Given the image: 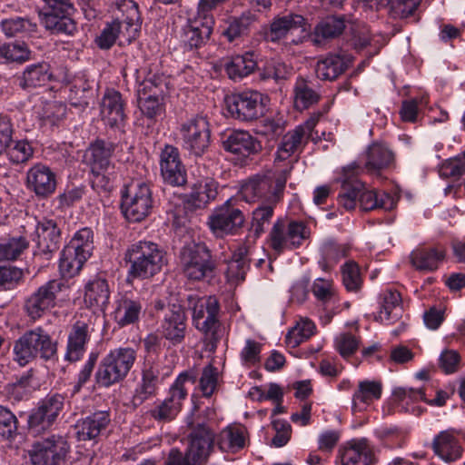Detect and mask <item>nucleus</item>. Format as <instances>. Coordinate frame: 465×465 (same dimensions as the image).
<instances>
[{
	"instance_id": "1",
	"label": "nucleus",
	"mask_w": 465,
	"mask_h": 465,
	"mask_svg": "<svg viewBox=\"0 0 465 465\" xmlns=\"http://www.w3.org/2000/svg\"><path fill=\"white\" fill-rule=\"evenodd\" d=\"M196 411L195 407L186 419L190 432L185 452L177 448L171 449L163 465H204L208 461L213 450L215 433L204 419L195 413Z\"/></svg>"
},
{
	"instance_id": "2",
	"label": "nucleus",
	"mask_w": 465,
	"mask_h": 465,
	"mask_svg": "<svg viewBox=\"0 0 465 465\" xmlns=\"http://www.w3.org/2000/svg\"><path fill=\"white\" fill-rule=\"evenodd\" d=\"M338 203L347 211L353 210L359 203L362 211L382 209L392 210L396 202L392 195L385 192L366 190L363 183L357 179H346L338 194Z\"/></svg>"
},
{
	"instance_id": "3",
	"label": "nucleus",
	"mask_w": 465,
	"mask_h": 465,
	"mask_svg": "<svg viewBox=\"0 0 465 465\" xmlns=\"http://www.w3.org/2000/svg\"><path fill=\"white\" fill-rule=\"evenodd\" d=\"M290 173L291 168L283 169L279 173L268 172L251 177L242 185V198L249 203H278L282 198Z\"/></svg>"
},
{
	"instance_id": "4",
	"label": "nucleus",
	"mask_w": 465,
	"mask_h": 465,
	"mask_svg": "<svg viewBox=\"0 0 465 465\" xmlns=\"http://www.w3.org/2000/svg\"><path fill=\"white\" fill-rule=\"evenodd\" d=\"M124 261L130 265L129 275L140 279L153 277L165 263L163 251L156 243L146 241L132 244L124 253Z\"/></svg>"
},
{
	"instance_id": "5",
	"label": "nucleus",
	"mask_w": 465,
	"mask_h": 465,
	"mask_svg": "<svg viewBox=\"0 0 465 465\" xmlns=\"http://www.w3.org/2000/svg\"><path fill=\"white\" fill-rule=\"evenodd\" d=\"M180 262L184 276L191 281H203L214 276L216 262L204 242H191L180 252Z\"/></svg>"
},
{
	"instance_id": "6",
	"label": "nucleus",
	"mask_w": 465,
	"mask_h": 465,
	"mask_svg": "<svg viewBox=\"0 0 465 465\" xmlns=\"http://www.w3.org/2000/svg\"><path fill=\"white\" fill-rule=\"evenodd\" d=\"M135 361L136 351L131 347L112 350L99 364L95 373L97 383L103 387H110L124 381Z\"/></svg>"
},
{
	"instance_id": "7",
	"label": "nucleus",
	"mask_w": 465,
	"mask_h": 465,
	"mask_svg": "<svg viewBox=\"0 0 465 465\" xmlns=\"http://www.w3.org/2000/svg\"><path fill=\"white\" fill-rule=\"evenodd\" d=\"M121 210L130 222H141L146 218L154 206L151 185L144 182H134L121 193Z\"/></svg>"
},
{
	"instance_id": "8",
	"label": "nucleus",
	"mask_w": 465,
	"mask_h": 465,
	"mask_svg": "<svg viewBox=\"0 0 465 465\" xmlns=\"http://www.w3.org/2000/svg\"><path fill=\"white\" fill-rule=\"evenodd\" d=\"M269 97L255 90H245L227 97L226 104L232 118L252 122L264 115Z\"/></svg>"
},
{
	"instance_id": "9",
	"label": "nucleus",
	"mask_w": 465,
	"mask_h": 465,
	"mask_svg": "<svg viewBox=\"0 0 465 465\" xmlns=\"http://www.w3.org/2000/svg\"><path fill=\"white\" fill-rule=\"evenodd\" d=\"M45 6H35L40 23L54 33L72 35L76 25L70 17L74 6L69 0H42Z\"/></svg>"
},
{
	"instance_id": "10",
	"label": "nucleus",
	"mask_w": 465,
	"mask_h": 465,
	"mask_svg": "<svg viewBox=\"0 0 465 465\" xmlns=\"http://www.w3.org/2000/svg\"><path fill=\"white\" fill-rule=\"evenodd\" d=\"M310 231L304 223L278 219L269 233L270 246L277 253L292 250L302 244Z\"/></svg>"
},
{
	"instance_id": "11",
	"label": "nucleus",
	"mask_w": 465,
	"mask_h": 465,
	"mask_svg": "<svg viewBox=\"0 0 465 465\" xmlns=\"http://www.w3.org/2000/svg\"><path fill=\"white\" fill-rule=\"evenodd\" d=\"M179 132L183 148L191 154L202 156L207 152L211 143V128L206 116H193L181 124Z\"/></svg>"
},
{
	"instance_id": "12",
	"label": "nucleus",
	"mask_w": 465,
	"mask_h": 465,
	"mask_svg": "<svg viewBox=\"0 0 465 465\" xmlns=\"http://www.w3.org/2000/svg\"><path fill=\"white\" fill-rule=\"evenodd\" d=\"M187 300L189 307L193 310L194 327L206 335H210L211 340L216 339L215 333L220 326L218 320L220 304L218 299L215 296L198 298L193 295H188Z\"/></svg>"
},
{
	"instance_id": "13",
	"label": "nucleus",
	"mask_w": 465,
	"mask_h": 465,
	"mask_svg": "<svg viewBox=\"0 0 465 465\" xmlns=\"http://www.w3.org/2000/svg\"><path fill=\"white\" fill-rule=\"evenodd\" d=\"M31 447V465H64L70 450L68 442L59 435L37 439Z\"/></svg>"
},
{
	"instance_id": "14",
	"label": "nucleus",
	"mask_w": 465,
	"mask_h": 465,
	"mask_svg": "<svg viewBox=\"0 0 465 465\" xmlns=\"http://www.w3.org/2000/svg\"><path fill=\"white\" fill-rule=\"evenodd\" d=\"M314 121H307L304 124L298 125L293 130L287 132L277 144L274 163L279 164L289 160L291 163L288 169L292 168V163L298 161L300 153L307 144Z\"/></svg>"
},
{
	"instance_id": "15",
	"label": "nucleus",
	"mask_w": 465,
	"mask_h": 465,
	"mask_svg": "<svg viewBox=\"0 0 465 465\" xmlns=\"http://www.w3.org/2000/svg\"><path fill=\"white\" fill-rule=\"evenodd\" d=\"M60 232L54 223L46 221L38 223L31 241L33 246L34 262L40 268L46 266L52 259L54 252L58 248Z\"/></svg>"
},
{
	"instance_id": "16",
	"label": "nucleus",
	"mask_w": 465,
	"mask_h": 465,
	"mask_svg": "<svg viewBox=\"0 0 465 465\" xmlns=\"http://www.w3.org/2000/svg\"><path fill=\"white\" fill-rule=\"evenodd\" d=\"M64 397L55 393L40 401L31 413V436L38 437L47 431L64 408Z\"/></svg>"
},
{
	"instance_id": "17",
	"label": "nucleus",
	"mask_w": 465,
	"mask_h": 465,
	"mask_svg": "<svg viewBox=\"0 0 465 465\" xmlns=\"http://www.w3.org/2000/svg\"><path fill=\"white\" fill-rule=\"evenodd\" d=\"M245 221L242 212L232 204L228 200L216 208L209 217L208 224L211 231L219 237L236 233Z\"/></svg>"
},
{
	"instance_id": "18",
	"label": "nucleus",
	"mask_w": 465,
	"mask_h": 465,
	"mask_svg": "<svg viewBox=\"0 0 465 465\" xmlns=\"http://www.w3.org/2000/svg\"><path fill=\"white\" fill-rule=\"evenodd\" d=\"M214 25V18L193 15L182 28L180 41L184 50L200 49L209 40Z\"/></svg>"
},
{
	"instance_id": "19",
	"label": "nucleus",
	"mask_w": 465,
	"mask_h": 465,
	"mask_svg": "<svg viewBox=\"0 0 465 465\" xmlns=\"http://www.w3.org/2000/svg\"><path fill=\"white\" fill-rule=\"evenodd\" d=\"M158 332L171 346L182 344L187 333V315L184 309L173 305L161 322Z\"/></svg>"
},
{
	"instance_id": "20",
	"label": "nucleus",
	"mask_w": 465,
	"mask_h": 465,
	"mask_svg": "<svg viewBox=\"0 0 465 465\" xmlns=\"http://www.w3.org/2000/svg\"><path fill=\"white\" fill-rule=\"evenodd\" d=\"M161 174L163 181L172 186H183L187 182V173L183 164L178 148L165 145L161 153Z\"/></svg>"
},
{
	"instance_id": "21",
	"label": "nucleus",
	"mask_w": 465,
	"mask_h": 465,
	"mask_svg": "<svg viewBox=\"0 0 465 465\" xmlns=\"http://www.w3.org/2000/svg\"><path fill=\"white\" fill-rule=\"evenodd\" d=\"M308 29V24L302 15L288 14L274 17L271 24L263 28V36L266 41L275 43L294 31L299 30L306 34Z\"/></svg>"
},
{
	"instance_id": "22",
	"label": "nucleus",
	"mask_w": 465,
	"mask_h": 465,
	"mask_svg": "<svg viewBox=\"0 0 465 465\" xmlns=\"http://www.w3.org/2000/svg\"><path fill=\"white\" fill-rule=\"evenodd\" d=\"M107 411H95L79 419L74 425V431L78 440L86 441L96 440L106 430L110 423Z\"/></svg>"
},
{
	"instance_id": "23",
	"label": "nucleus",
	"mask_w": 465,
	"mask_h": 465,
	"mask_svg": "<svg viewBox=\"0 0 465 465\" xmlns=\"http://www.w3.org/2000/svg\"><path fill=\"white\" fill-rule=\"evenodd\" d=\"M125 101L120 92L108 90L101 101V115L107 125L119 128L124 125L126 114L124 113Z\"/></svg>"
},
{
	"instance_id": "24",
	"label": "nucleus",
	"mask_w": 465,
	"mask_h": 465,
	"mask_svg": "<svg viewBox=\"0 0 465 465\" xmlns=\"http://www.w3.org/2000/svg\"><path fill=\"white\" fill-rule=\"evenodd\" d=\"M223 148L241 158H248L262 151L261 142L246 131H232L223 141Z\"/></svg>"
},
{
	"instance_id": "25",
	"label": "nucleus",
	"mask_w": 465,
	"mask_h": 465,
	"mask_svg": "<svg viewBox=\"0 0 465 465\" xmlns=\"http://www.w3.org/2000/svg\"><path fill=\"white\" fill-rule=\"evenodd\" d=\"M341 465H372L374 454L366 439L351 440L340 450Z\"/></svg>"
},
{
	"instance_id": "26",
	"label": "nucleus",
	"mask_w": 465,
	"mask_h": 465,
	"mask_svg": "<svg viewBox=\"0 0 465 465\" xmlns=\"http://www.w3.org/2000/svg\"><path fill=\"white\" fill-rule=\"evenodd\" d=\"M380 310L375 320L392 324L402 317L403 307L401 293L393 290H386L379 298Z\"/></svg>"
},
{
	"instance_id": "27",
	"label": "nucleus",
	"mask_w": 465,
	"mask_h": 465,
	"mask_svg": "<svg viewBox=\"0 0 465 465\" xmlns=\"http://www.w3.org/2000/svg\"><path fill=\"white\" fill-rule=\"evenodd\" d=\"M393 164L394 153L385 144L374 143L368 147L364 167L369 173L379 176Z\"/></svg>"
},
{
	"instance_id": "28",
	"label": "nucleus",
	"mask_w": 465,
	"mask_h": 465,
	"mask_svg": "<svg viewBox=\"0 0 465 465\" xmlns=\"http://www.w3.org/2000/svg\"><path fill=\"white\" fill-rule=\"evenodd\" d=\"M116 145L108 141L97 140L86 150L84 157L91 166L92 172L108 170L114 167L111 161Z\"/></svg>"
},
{
	"instance_id": "29",
	"label": "nucleus",
	"mask_w": 465,
	"mask_h": 465,
	"mask_svg": "<svg viewBox=\"0 0 465 465\" xmlns=\"http://www.w3.org/2000/svg\"><path fill=\"white\" fill-rule=\"evenodd\" d=\"M114 25L118 26L119 33H116L119 45L130 44L135 39L141 29V16L138 5L131 3L124 11V18L123 20L115 19Z\"/></svg>"
},
{
	"instance_id": "30",
	"label": "nucleus",
	"mask_w": 465,
	"mask_h": 465,
	"mask_svg": "<svg viewBox=\"0 0 465 465\" xmlns=\"http://www.w3.org/2000/svg\"><path fill=\"white\" fill-rule=\"evenodd\" d=\"M351 63V58L349 55L328 54L322 56L315 67L317 77L322 80L333 81L347 70Z\"/></svg>"
},
{
	"instance_id": "31",
	"label": "nucleus",
	"mask_w": 465,
	"mask_h": 465,
	"mask_svg": "<svg viewBox=\"0 0 465 465\" xmlns=\"http://www.w3.org/2000/svg\"><path fill=\"white\" fill-rule=\"evenodd\" d=\"M89 325L82 321H77L72 327L67 340L65 360L69 361H79L84 351L85 345L89 341Z\"/></svg>"
},
{
	"instance_id": "32",
	"label": "nucleus",
	"mask_w": 465,
	"mask_h": 465,
	"mask_svg": "<svg viewBox=\"0 0 465 465\" xmlns=\"http://www.w3.org/2000/svg\"><path fill=\"white\" fill-rule=\"evenodd\" d=\"M64 284L58 280H51L34 294L31 305V319L41 317L42 313L54 305L56 294L62 291Z\"/></svg>"
},
{
	"instance_id": "33",
	"label": "nucleus",
	"mask_w": 465,
	"mask_h": 465,
	"mask_svg": "<svg viewBox=\"0 0 465 465\" xmlns=\"http://www.w3.org/2000/svg\"><path fill=\"white\" fill-rule=\"evenodd\" d=\"M84 302L87 307L104 312L110 299V289L105 279L96 277L85 285Z\"/></svg>"
},
{
	"instance_id": "34",
	"label": "nucleus",
	"mask_w": 465,
	"mask_h": 465,
	"mask_svg": "<svg viewBox=\"0 0 465 465\" xmlns=\"http://www.w3.org/2000/svg\"><path fill=\"white\" fill-rule=\"evenodd\" d=\"M321 99L320 90L312 80L298 77L293 86V102L297 110H305Z\"/></svg>"
},
{
	"instance_id": "35",
	"label": "nucleus",
	"mask_w": 465,
	"mask_h": 465,
	"mask_svg": "<svg viewBox=\"0 0 465 465\" xmlns=\"http://www.w3.org/2000/svg\"><path fill=\"white\" fill-rule=\"evenodd\" d=\"M142 310L143 302L141 299L124 295L116 301L114 317L120 327H124L137 322Z\"/></svg>"
},
{
	"instance_id": "36",
	"label": "nucleus",
	"mask_w": 465,
	"mask_h": 465,
	"mask_svg": "<svg viewBox=\"0 0 465 465\" xmlns=\"http://www.w3.org/2000/svg\"><path fill=\"white\" fill-rule=\"evenodd\" d=\"M197 375L193 371L182 372L171 385L168 395L164 399L167 402L182 411L189 388L196 382Z\"/></svg>"
},
{
	"instance_id": "37",
	"label": "nucleus",
	"mask_w": 465,
	"mask_h": 465,
	"mask_svg": "<svg viewBox=\"0 0 465 465\" xmlns=\"http://www.w3.org/2000/svg\"><path fill=\"white\" fill-rule=\"evenodd\" d=\"M381 383L374 381H361L352 395V410L362 411L366 406L381 396Z\"/></svg>"
},
{
	"instance_id": "38",
	"label": "nucleus",
	"mask_w": 465,
	"mask_h": 465,
	"mask_svg": "<svg viewBox=\"0 0 465 465\" xmlns=\"http://www.w3.org/2000/svg\"><path fill=\"white\" fill-rule=\"evenodd\" d=\"M89 258V255L76 251L67 243L61 252L59 260L60 272L64 277H74L79 273Z\"/></svg>"
},
{
	"instance_id": "39",
	"label": "nucleus",
	"mask_w": 465,
	"mask_h": 465,
	"mask_svg": "<svg viewBox=\"0 0 465 465\" xmlns=\"http://www.w3.org/2000/svg\"><path fill=\"white\" fill-rule=\"evenodd\" d=\"M31 175L34 191L40 197H47L52 194L56 187L55 175L51 169L44 164H36L31 168Z\"/></svg>"
},
{
	"instance_id": "40",
	"label": "nucleus",
	"mask_w": 465,
	"mask_h": 465,
	"mask_svg": "<svg viewBox=\"0 0 465 465\" xmlns=\"http://www.w3.org/2000/svg\"><path fill=\"white\" fill-rule=\"evenodd\" d=\"M434 452L446 462H452L461 457L462 449L459 440L450 433L440 432L433 440Z\"/></svg>"
},
{
	"instance_id": "41",
	"label": "nucleus",
	"mask_w": 465,
	"mask_h": 465,
	"mask_svg": "<svg viewBox=\"0 0 465 465\" xmlns=\"http://www.w3.org/2000/svg\"><path fill=\"white\" fill-rule=\"evenodd\" d=\"M256 67L257 62L254 59V54L250 52L233 56L224 64L229 78L234 81L248 76L254 72Z\"/></svg>"
},
{
	"instance_id": "42",
	"label": "nucleus",
	"mask_w": 465,
	"mask_h": 465,
	"mask_svg": "<svg viewBox=\"0 0 465 465\" xmlns=\"http://www.w3.org/2000/svg\"><path fill=\"white\" fill-rule=\"evenodd\" d=\"M444 256V250L438 247L419 248L411 253V262L418 270L433 271L438 268Z\"/></svg>"
},
{
	"instance_id": "43",
	"label": "nucleus",
	"mask_w": 465,
	"mask_h": 465,
	"mask_svg": "<svg viewBox=\"0 0 465 465\" xmlns=\"http://www.w3.org/2000/svg\"><path fill=\"white\" fill-rule=\"evenodd\" d=\"M56 342L41 328L31 331V357L50 360L56 353Z\"/></svg>"
},
{
	"instance_id": "44",
	"label": "nucleus",
	"mask_w": 465,
	"mask_h": 465,
	"mask_svg": "<svg viewBox=\"0 0 465 465\" xmlns=\"http://www.w3.org/2000/svg\"><path fill=\"white\" fill-rule=\"evenodd\" d=\"M217 188L218 184L213 179L200 181L193 185L188 203L195 208H203L216 197Z\"/></svg>"
},
{
	"instance_id": "45",
	"label": "nucleus",
	"mask_w": 465,
	"mask_h": 465,
	"mask_svg": "<svg viewBox=\"0 0 465 465\" xmlns=\"http://www.w3.org/2000/svg\"><path fill=\"white\" fill-rule=\"evenodd\" d=\"M256 15L252 12H244L239 17H232L228 22V26L224 29L223 35L232 42L237 38L249 34L252 25L256 22Z\"/></svg>"
},
{
	"instance_id": "46",
	"label": "nucleus",
	"mask_w": 465,
	"mask_h": 465,
	"mask_svg": "<svg viewBox=\"0 0 465 465\" xmlns=\"http://www.w3.org/2000/svg\"><path fill=\"white\" fill-rule=\"evenodd\" d=\"M246 248L241 247L233 253L232 259L228 262L227 270L225 272L228 282L238 283L245 279V275L249 270V261L246 257Z\"/></svg>"
},
{
	"instance_id": "47",
	"label": "nucleus",
	"mask_w": 465,
	"mask_h": 465,
	"mask_svg": "<svg viewBox=\"0 0 465 465\" xmlns=\"http://www.w3.org/2000/svg\"><path fill=\"white\" fill-rule=\"evenodd\" d=\"M277 203H259L258 206L252 211V225L250 228V234L254 239L258 238L265 232V226L268 225L274 214V208Z\"/></svg>"
},
{
	"instance_id": "48",
	"label": "nucleus",
	"mask_w": 465,
	"mask_h": 465,
	"mask_svg": "<svg viewBox=\"0 0 465 465\" xmlns=\"http://www.w3.org/2000/svg\"><path fill=\"white\" fill-rule=\"evenodd\" d=\"M244 441L242 429L227 427L219 434L217 444L223 451L235 452L244 447Z\"/></svg>"
},
{
	"instance_id": "49",
	"label": "nucleus",
	"mask_w": 465,
	"mask_h": 465,
	"mask_svg": "<svg viewBox=\"0 0 465 465\" xmlns=\"http://www.w3.org/2000/svg\"><path fill=\"white\" fill-rule=\"evenodd\" d=\"M137 101L141 113L150 120L156 119L163 114L165 111L163 96L158 92H153V94L147 96L138 97Z\"/></svg>"
},
{
	"instance_id": "50",
	"label": "nucleus",
	"mask_w": 465,
	"mask_h": 465,
	"mask_svg": "<svg viewBox=\"0 0 465 465\" xmlns=\"http://www.w3.org/2000/svg\"><path fill=\"white\" fill-rule=\"evenodd\" d=\"M344 28L345 21L342 16H327L319 22L314 33L318 38H335L343 32Z\"/></svg>"
},
{
	"instance_id": "51",
	"label": "nucleus",
	"mask_w": 465,
	"mask_h": 465,
	"mask_svg": "<svg viewBox=\"0 0 465 465\" xmlns=\"http://www.w3.org/2000/svg\"><path fill=\"white\" fill-rule=\"evenodd\" d=\"M91 85L84 77H75L70 86V100L74 106L85 107L89 104Z\"/></svg>"
},
{
	"instance_id": "52",
	"label": "nucleus",
	"mask_w": 465,
	"mask_h": 465,
	"mask_svg": "<svg viewBox=\"0 0 465 465\" xmlns=\"http://www.w3.org/2000/svg\"><path fill=\"white\" fill-rule=\"evenodd\" d=\"M27 248L25 237H12L0 243V262L16 260Z\"/></svg>"
},
{
	"instance_id": "53",
	"label": "nucleus",
	"mask_w": 465,
	"mask_h": 465,
	"mask_svg": "<svg viewBox=\"0 0 465 465\" xmlns=\"http://www.w3.org/2000/svg\"><path fill=\"white\" fill-rule=\"evenodd\" d=\"M0 56L8 62L24 63L29 59L25 42H15L0 45Z\"/></svg>"
},
{
	"instance_id": "54",
	"label": "nucleus",
	"mask_w": 465,
	"mask_h": 465,
	"mask_svg": "<svg viewBox=\"0 0 465 465\" xmlns=\"http://www.w3.org/2000/svg\"><path fill=\"white\" fill-rule=\"evenodd\" d=\"M94 179L92 182L93 188L98 192L109 193L116 186L118 173L115 167L108 170H99L98 172H92Z\"/></svg>"
},
{
	"instance_id": "55",
	"label": "nucleus",
	"mask_w": 465,
	"mask_h": 465,
	"mask_svg": "<svg viewBox=\"0 0 465 465\" xmlns=\"http://www.w3.org/2000/svg\"><path fill=\"white\" fill-rule=\"evenodd\" d=\"M17 434L16 417L8 409L0 405V437L11 441Z\"/></svg>"
},
{
	"instance_id": "56",
	"label": "nucleus",
	"mask_w": 465,
	"mask_h": 465,
	"mask_svg": "<svg viewBox=\"0 0 465 465\" xmlns=\"http://www.w3.org/2000/svg\"><path fill=\"white\" fill-rule=\"evenodd\" d=\"M314 328L315 326L311 321H305L298 324L287 333L285 338L287 345L292 348L299 346L313 334Z\"/></svg>"
},
{
	"instance_id": "57",
	"label": "nucleus",
	"mask_w": 465,
	"mask_h": 465,
	"mask_svg": "<svg viewBox=\"0 0 465 465\" xmlns=\"http://www.w3.org/2000/svg\"><path fill=\"white\" fill-rule=\"evenodd\" d=\"M439 173L444 178H459L465 173V149L454 158L446 160L439 168Z\"/></svg>"
},
{
	"instance_id": "58",
	"label": "nucleus",
	"mask_w": 465,
	"mask_h": 465,
	"mask_svg": "<svg viewBox=\"0 0 465 465\" xmlns=\"http://www.w3.org/2000/svg\"><path fill=\"white\" fill-rule=\"evenodd\" d=\"M94 235L90 228L84 227L75 232L68 242L76 251L91 256L94 250Z\"/></svg>"
},
{
	"instance_id": "59",
	"label": "nucleus",
	"mask_w": 465,
	"mask_h": 465,
	"mask_svg": "<svg viewBox=\"0 0 465 465\" xmlns=\"http://www.w3.org/2000/svg\"><path fill=\"white\" fill-rule=\"evenodd\" d=\"M421 0H388L391 15L394 18H407L412 15Z\"/></svg>"
},
{
	"instance_id": "60",
	"label": "nucleus",
	"mask_w": 465,
	"mask_h": 465,
	"mask_svg": "<svg viewBox=\"0 0 465 465\" xmlns=\"http://www.w3.org/2000/svg\"><path fill=\"white\" fill-rule=\"evenodd\" d=\"M341 273L345 288L349 292H357L361 284L358 265L354 262H348L343 265Z\"/></svg>"
},
{
	"instance_id": "61",
	"label": "nucleus",
	"mask_w": 465,
	"mask_h": 465,
	"mask_svg": "<svg viewBox=\"0 0 465 465\" xmlns=\"http://www.w3.org/2000/svg\"><path fill=\"white\" fill-rule=\"evenodd\" d=\"M292 68L284 62L273 60L261 75L264 80L272 78L275 81H280L287 79L292 74Z\"/></svg>"
},
{
	"instance_id": "62",
	"label": "nucleus",
	"mask_w": 465,
	"mask_h": 465,
	"mask_svg": "<svg viewBox=\"0 0 465 465\" xmlns=\"http://www.w3.org/2000/svg\"><path fill=\"white\" fill-rule=\"evenodd\" d=\"M118 28L119 27L114 25V20L110 23H106L100 35H97L94 40L97 46L103 50L110 49L118 41L116 35V33H119Z\"/></svg>"
},
{
	"instance_id": "63",
	"label": "nucleus",
	"mask_w": 465,
	"mask_h": 465,
	"mask_svg": "<svg viewBox=\"0 0 465 465\" xmlns=\"http://www.w3.org/2000/svg\"><path fill=\"white\" fill-rule=\"evenodd\" d=\"M217 369L209 364L203 370L202 376L199 381V387L204 397H210L217 384Z\"/></svg>"
},
{
	"instance_id": "64",
	"label": "nucleus",
	"mask_w": 465,
	"mask_h": 465,
	"mask_svg": "<svg viewBox=\"0 0 465 465\" xmlns=\"http://www.w3.org/2000/svg\"><path fill=\"white\" fill-rule=\"evenodd\" d=\"M313 295L322 302H329L335 294L333 282L331 279L317 278L312 284Z\"/></svg>"
}]
</instances>
